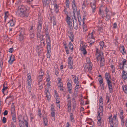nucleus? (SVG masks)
Returning a JSON list of instances; mask_svg holds the SVG:
<instances>
[{"instance_id": "20", "label": "nucleus", "mask_w": 127, "mask_h": 127, "mask_svg": "<svg viewBox=\"0 0 127 127\" xmlns=\"http://www.w3.org/2000/svg\"><path fill=\"white\" fill-rule=\"evenodd\" d=\"M15 21H13V19H11L10 20L8 23L10 24V26L12 27L15 25Z\"/></svg>"}, {"instance_id": "11", "label": "nucleus", "mask_w": 127, "mask_h": 127, "mask_svg": "<svg viewBox=\"0 0 127 127\" xmlns=\"http://www.w3.org/2000/svg\"><path fill=\"white\" fill-rule=\"evenodd\" d=\"M90 4L92 8V12H94L96 9L95 5L94 3H92V2L90 3Z\"/></svg>"}, {"instance_id": "1", "label": "nucleus", "mask_w": 127, "mask_h": 127, "mask_svg": "<svg viewBox=\"0 0 127 127\" xmlns=\"http://www.w3.org/2000/svg\"><path fill=\"white\" fill-rule=\"evenodd\" d=\"M20 12L19 13L20 16L22 17H27L29 15V8L27 6L21 5L19 6Z\"/></svg>"}, {"instance_id": "37", "label": "nucleus", "mask_w": 127, "mask_h": 127, "mask_svg": "<svg viewBox=\"0 0 127 127\" xmlns=\"http://www.w3.org/2000/svg\"><path fill=\"white\" fill-rule=\"evenodd\" d=\"M40 45L42 47L44 46H45V40H42L41 41H40Z\"/></svg>"}, {"instance_id": "21", "label": "nucleus", "mask_w": 127, "mask_h": 127, "mask_svg": "<svg viewBox=\"0 0 127 127\" xmlns=\"http://www.w3.org/2000/svg\"><path fill=\"white\" fill-rule=\"evenodd\" d=\"M43 120L44 124L45 126H47L48 123V120L46 117H43Z\"/></svg>"}, {"instance_id": "8", "label": "nucleus", "mask_w": 127, "mask_h": 127, "mask_svg": "<svg viewBox=\"0 0 127 127\" xmlns=\"http://www.w3.org/2000/svg\"><path fill=\"white\" fill-rule=\"evenodd\" d=\"M27 81L28 82V85H30L32 84V80L31 73H28L27 74Z\"/></svg>"}, {"instance_id": "18", "label": "nucleus", "mask_w": 127, "mask_h": 127, "mask_svg": "<svg viewBox=\"0 0 127 127\" xmlns=\"http://www.w3.org/2000/svg\"><path fill=\"white\" fill-rule=\"evenodd\" d=\"M98 120L97 124L99 126L101 125V124L103 123V120L102 119L100 118H99Z\"/></svg>"}, {"instance_id": "14", "label": "nucleus", "mask_w": 127, "mask_h": 127, "mask_svg": "<svg viewBox=\"0 0 127 127\" xmlns=\"http://www.w3.org/2000/svg\"><path fill=\"white\" fill-rule=\"evenodd\" d=\"M38 22H37L43 23V18L42 17V16H41L40 14H38Z\"/></svg>"}, {"instance_id": "60", "label": "nucleus", "mask_w": 127, "mask_h": 127, "mask_svg": "<svg viewBox=\"0 0 127 127\" xmlns=\"http://www.w3.org/2000/svg\"><path fill=\"white\" fill-rule=\"evenodd\" d=\"M55 9H58V8L59 6L57 5V4L54 3L53 4Z\"/></svg>"}, {"instance_id": "38", "label": "nucleus", "mask_w": 127, "mask_h": 127, "mask_svg": "<svg viewBox=\"0 0 127 127\" xmlns=\"http://www.w3.org/2000/svg\"><path fill=\"white\" fill-rule=\"evenodd\" d=\"M51 52V51H47V58L50 59V57L51 56V55L50 54Z\"/></svg>"}, {"instance_id": "52", "label": "nucleus", "mask_w": 127, "mask_h": 127, "mask_svg": "<svg viewBox=\"0 0 127 127\" xmlns=\"http://www.w3.org/2000/svg\"><path fill=\"white\" fill-rule=\"evenodd\" d=\"M103 107H100L99 108V110H98V112L101 113H102L103 112Z\"/></svg>"}, {"instance_id": "24", "label": "nucleus", "mask_w": 127, "mask_h": 127, "mask_svg": "<svg viewBox=\"0 0 127 127\" xmlns=\"http://www.w3.org/2000/svg\"><path fill=\"white\" fill-rule=\"evenodd\" d=\"M105 77L106 81L109 80V79H110V76L109 73H106L105 74Z\"/></svg>"}, {"instance_id": "17", "label": "nucleus", "mask_w": 127, "mask_h": 127, "mask_svg": "<svg viewBox=\"0 0 127 127\" xmlns=\"http://www.w3.org/2000/svg\"><path fill=\"white\" fill-rule=\"evenodd\" d=\"M48 25H45L44 27V28L45 31V34H49L48 30Z\"/></svg>"}, {"instance_id": "49", "label": "nucleus", "mask_w": 127, "mask_h": 127, "mask_svg": "<svg viewBox=\"0 0 127 127\" xmlns=\"http://www.w3.org/2000/svg\"><path fill=\"white\" fill-rule=\"evenodd\" d=\"M123 70V71H124L127 72V65L124 66Z\"/></svg>"}, {"instance_id": "22", "label": "nucleus", "mask_w": 127, "mask_h": 127, "mask_svg": "<svg viewBox=\"0 0 127 127\" xmlns=\"http://www.w3.org/2000/svg\"><path fill=\"white\" fill-rule=\"evenodd\" d=\"M41 75H40L38 76L37 77V79L38 81L40 82H41L42 80V76L44 74L43 72H41Z\"/></svg>"}, {"instance_id": "7", "label": "nucleus", "mask_w": 127, "mask_h": 127, "mask_svg": "<svg viewBox=\"0 0 127 127\" xmlns=\"http://www.w3.org/2000/svg\"><path fill=\"white\" fill-rule=\"evenodd\" d=\"M100 60V65L101 66H103L104 64V57L100 56L98 60Z\"/></svg>"}, {"instance_id": "26", "label": "nucleus", "mask_w": 127, "mask_h": 127, "mask_svg": "<svg viewBox=\"0 0 127 127\" xmlns=\"http://www.w3.org/2000/svg\"><path fill=\"white\" fill-rule=\"evenodd\" d=\"M77 15L78 16V20L79 22V24L80 25H81V17L80 15V13H79L78 12H77Z\"/></svg>"}, {"instance_id": "2", "label": "nucleus", "mask_w": 127, "mask_h": 127, "mask_svg": "<svg viewBox=\"0 0 127 127\" xmlns=\"http://www.w3.org/2000/svg\"><path fill=\"white\" fill-rule=\"evenodd\" d=\"M120 110H121V112L119 114V116L121 120L122 125V126H124L125 122L123 115L124 112L122 110V108H120Z\"/></svg>"}, {"instance_id": "46", "label": "nucleus", "mask_w": 127, "mask_h": 127, "mask_svg": "<svg viewBox=\"0 0 127 127\" xmlns=\"http://www.w3.org/2000/svg\"><path fill=\"white\" fill-rule=\"evenodd\" d=\"M124 66V65L121 63H119V67L120 69H123Z\"/></svg>"}, {"instance_id": "43", "label": "nucleus", "mask_w": 127, "mask_h": 127, "mask_svg": "<svg viewBox=\"0 0 127 127\" xmlns=\"http://www.w3.org/2000/svg\"><path fill=\"white\" fill-rule=\"evenodd\" d=\"M122 88L123 89V91L125 93L127 91V85L122 86Z\"/></svg>"}, {"instance_id": "4", "label": "nucleus", "mask_w": 127, "mask_h": 127, "mask_svg": "<svg viewBox=\"0 0 127 127\" xmlns=\"http://www.w3.org/2000/svg\"><path fill=\"white\" fill-rule=\"evenodd\" d=\"M108 87L109 89V92L112 93L113 92V89L112 86V84L110 80L107 81Z\"/></svg>"}, {"instance_id": "16", "label": "nucleus", "mask_w": 127, "mask_h": 127, "mask_svg": "<svg viewBox=\"0 0 127 127\" xmlns=\"http://www.w3.org/2000/svg\"><path fill=\"white\" fill-rule=\"evenodd\" d=\"M73 26L74 29L76 30H77L78 29L77 22V20L75 19V20H73Z\"/></svg>"}, {"instance_id": "35", "label": "nucleus", "mask_w": 127, "mask_h": 127, "mask_svg": "<svg viewBox=\"0 0 127 127\" xmlns=\"http://www.w3.org/2000/svg\"><path fill=\"white\" fill-rule=\"evenodd\" d=\"M94 33L93 32H92L91 33H90L88 34L87 37V38L88 39H90L91 38H94L93 37V33Z\"/></svg>"}, {"instance_id": "9", "label": "nucleus", "mask_w": 127, "mask_h": 127, "mask_svg": "<svg viewBox=\"0 0 127 127\" xmlns=\"http://www.w3.org/2000/svg\"><path fill=\"white\" fill-rule=\"evenodd\" d=\"M15 60V59L14 56L13 55H12L10 56L9 60L8 61V62L9 64H12Z\"/></svg>"}, {"instance_id": "32", "label": "nucleus", "mask_w": 127, "mask_h": 127, "mask_svg": "<svg viewBox=\"0 0 127 127\" xmlns=\"http://www.w3.org/2000/svg\"><path fill=\"white\" fill-rule=\"evenodd\" d=\"M120 48L122 49V50L121 51V52L124 55V54L126 53V50L125 47L124 46H122L120 47Z\"/></svg>"}, {"instance_id": "44", "label": "nucleus", "mask_w": 127, "mask_h": 127, "mask_svg": "<svg viewBox=\"0 0 127 127\" xmlns=\"http://www.w3.org/2000/svg\"><path fill=\"white\" fill-rule=\"evenodd\" d=\"M106 14V20L108 21L111 18V16H110V14H108V13H107V14Z\"/></svg>"}, {"instance_id": "34", "label": "nucleus", "mask_w": 127, "mask_h": 127, "mask_svg": "<svg viewBox=\"0 0 127 127\" xmlns=\"http://www.w3.org/2000/svg\"><path fill=\"white\" fill-rule=\"evenodd\" d=\"M68 102L67 104L68 106V108L70 109V110H71V100H68L67 101Z\"/></svg>"}, {"instance_id": "3", "label": "nucleus", "mask_w": 127, "mask_h": 127, "mask_svg": "<svg viewBox=\"0 0 127 127\" xmlns=\"http://www.w3.org/2000/svg\"><path fill=\"white\" fill-rule=\"evenodd\" d=\"M49 91V88L46 87L44 91L45 94L46 95V97L47 98V99L48 100L50 99L51 97Z\"/></svg>"}, {"instance_id": "61", "label": "nucleus", "mask_w": 127, "mask_h": 127, "mask_svg": "<svg viewBox=\"0 0 127 127\" xmlns=\"http://www.w3.org/2000/svg\"><path fill=\"white\" fill-rule=\"evenodd\" d=\"M117 114H115L114 116H113V119L114 120H116V118L117 117Z\"/></svg>"}, {"instance_id": "63", "label": "nucleus", "mask_w": 127, "mask_h": 127, "mask_svg": "<svg viewBox=\"0 0 127 127\" xmlns=\"http://www.w3.org/2000/svg\"><path fill=\"white\" fill-rule=\"evenodd\" d=\"M106 99L107 100V103H108L109 102V100L110 99V97L109 96H108L107 95L106 96Z\"/></svg>"}, {"instance_id": "54", "label": "nucleus", "mask_w": 127, "mask_h": 127, "mask_svg": "<svg viewBox=\"0 0 127 127\" xmlns=\"http://www.w3.org/2000/svg\"><path fill=\"white\" fill-rule=\"evenodd\" d=\"M11 113L12 117H16V114L14 111H12Z\"/></svg>"}, {"instance_id": "40", "label": "nucleus", "mask_w": 127, "mask_h": 127, "mask_svg": "<svg viewBox=\"0 0 127 127\" xmlns=\"http://www.w3.org/2000/svg\"><path fill=\"white\" fill-rule=\"evenodd\" d=\"M77 79H76V78H75L74 79L75 83L76 85H80V83H79V82L78 81V77H77Z\"/></svg>"}, {"instance_id": "30", "label": "nucleus", "mask_w": 127, "mask_h": 127, "mask_svg": "<svg viewBox=\"0 0 127 127\" xmlns=\"http://www.w3.org/2000/svg\"><path fill=\"white\" fill-rule=\"evenodd\" d=\"M13 97L11 96H10L9 97H7L5 99V102H6L7 101L8 102H9L11 101L13 99L12 98Z\"/></svg>"}, {"instance_id": "45", "label": "nucleus", "mask_w": 127, "mask_h": 127, "mask_svg": "<svg viewBox=\"0 0 127 127\" xmlns=\"http://www.w3.org/2000/svg\"><path fill=\"white\" fill-rule=\"evenodd\" d=\"M19 36V40L20 41L22 40L23 39L24 37L23 35L21 33L20 34Z\"/></svg>"}, {"instance_id": "31", "label": "nucleus", "mask_w": 127, "mask_h": 127, "mask_svg": "<svg viewBox=\"0 0 127 127\" xmlns=\"http://www.w3.org/2000/svg\"><path fill=\"white\" fill-rule=\"evenodd\" d=\"M70 121L72 122H73L74 121V119L73 115L72 113H71L70 115Z\"/></svg>"}, {"instance_id": "53", "label": "nucleus", "mask_w": 127, "mask_h": 127, "mask_svg": "<svg viewBox=\"0 0 127 127\" xmlns=\"http://www.w3.org/2000/svg\"><path fill=\"white\" fill-rule=\"evenodd\" d=\"M29 32L30 33V35L32 36L34 33V30H29Z\"/></svg>"}, {"instance_id": "25", "label": "nucleus", "mask_w": 127, "mask_h": 127, "mask_svg": "<svg viewBox=\"0 0 127 127\" xmlns=\"http://www.w3.org/2000/svg\"><path fill=\"white\" fill-rule=\"evenodd\" d=\"M46 41L47 43L48 42H50V37L49 35V34H46Z\"/></svg>"}, {"instance_id": "59", "label": "nucleus", "mask_w": 127, "mask_h": 127, "mask_svg": "<svg viewBox=\"0 0 127 127\" xmlns=\"http://www.w3.org/2000/svg\"><path fill=\"white\" fill-rule=\"evenodd\" d=\"M73 65L71 64H68V67L70 69H72L73 68V66L72 65Z\"/></svg>"}, {"instance_id": "62", "label": "nucleus", "mask_w": 127, "mask_h": 127, "mask_svg": "<svg viewBox=\"0 0 127 127\" xmlns=\"http://www.w3.org/2000/svg\"><path fill=\"white\" fill-rule=\"evenodd\" d=\"M2 121L3 123H6V119L5 117H4L3 118Z\"/></svg>"}, {"instance_id": "10", "label": "nucleus", "mask_w": 127, "mask_h": 127, "mask_svg": "<svg viewBox=\"0 0 127 127\" xmlns=\"http://www.w3.org/2000/svg\"><path fill=\"white\" fill-rule=\"evenodd\" d=\"M43 23L37 22L36 24L37 30H41L42 29V25Z\"/></svg>"}, {"instance_id": "23", "label": "nucleus", "mask_w": 127, "mask_h": 127, "mask_svg": "<svg viewBox=\"0 0 127 127\" xmlns=\"http://www.w3.org/2000/svg\"><path fill=\"white\" fill-rule=\"evenodd\" d=\"M99 51L98 50L97 48H96V55L97 56V57H96V59L97 60H98L99 57L100 56H102L101 55L100 53H99Z\"/></svg>"}, {"instance_id": "27", "label": "nucleus", "mask_w": 127, "mask_h": 127, "mask_svg": "<svg viewBox=\"0 0 127 127\" xmlns=\"http://www.w3.org/2000/svg\"><path fill=\"white\" fill-rule=\"evenodd\" d=\"M73 62L72 60V57L71 56L69 57L68 59V64H73Z\"/></svg>"}, {"instance_id": "57", "label": "nucleus", "mask_w": 127, "mask_h": 127, "mask_svg": "<svg viewBox=\"0 0 127 127\" xmlns=\"http://www.w3.org/2000/svg\"><path fill=\"white\" fill-rule=\"evenodd\" d=\"M55 95L54 96L55 97V98H56L59 97V96L58 94L56 91H55Z\"/></svg>"}, {"instance_id": "58", "label": "nucleus", "mask_w": 127, "mask_h": 127, "mask_svg": "<svg viewBox=\"0 0 127 127\" xmlns=\"http://www.w3.org/2000/svg\"><path fill=\"white\" fill-rule=\"evenodd\" d=\"M126 60L125 59H124L122 61V62L121 63L122 64H123V65H124L125 66L126 65Z\"/></svg>"}, {"instance_id": "56", "label": "nucleus", "mask_w": 127, "mask_h": 127, "mask_svg": "<svg viewBox=\"0 0 127 127\" xmlns=\"http://www.w3.org/2000/svg\"><path fill=\"white\" fill-rule=\"evenodd\" d=\"M51 112H54L55 111V109L54 106H53V105H51Z\"/></svg>"}, {"instance_id": "5", "label": "nucleus", "mask_w": 127, "mask_h": 127, "mask_svg": "<svg viewBox=\"0 0 127 127\" xmlns=\"http://www.w3.org/2000/svg\"><path fill=\"white\" fill-rule=\"evenodd\" d=\"M81 47L80 49L81 51L83 53L84 55L87 53V52L86 50V46L85 44H82V45H80Z\"/></svg>"}, {"instance_id": "42", "label": "nucleus", "mask_w": 127, "mask_h": 127, "mask_svg": "<svg viewBox=\"0 0 127 127\" xmlns=\"http://www.w3.org/2000/svg\"><path fill=\"white\" fill-rule=\"evenodd\" d=\"M8 87H5V83L3 85V88L2 90V92L3 94H4V91Z\"/></svg>"}, {"instance_id": "51", "label": "nucleus", "mask_w": 127, "mask_h": 127, "mask_svg": "<svg viewBox=\"0 0 127 127\" xmlns=\"http://www.w3.org/2000/svg\"><path fill=\"white\" fill-rule=\"evenodd\" d=\"M56 98V103H58V104L60 102V99L59 97H58Z\"/></svg>"}, {"instance_id": "19", "label": "nucleus", "mask_w": 127, "mask_h": 127, "mask_svg": "<svg viewBox=\"0 0 127 127\" xmlns=\"http://www.w3.org/2000/svg\"><path fill=\"white\" fill-rule=\"evenodd\" d=\"M42 1L44 6L48 5L49 3V1L48 0H42Z\"/></svg>"}, {"instance_id": "47", "label": "nucleus", "mask_w": 127, "mask_h": 127, "mask_svg": "<svg viewBox=\"0 0 127 127\" xmlns=\"http://www.w3.org/2000/svg\"><path fill=\"white\" fill-rule=\"evenodd\" d=\"M31 84L30 85H28V90L29 92H31L32 90V88L31 86Z\"/></svg>"}, {"instance_id": "55", "label": "nucleus", "mask_w": 127, "mask_h": 127, "mask_svg": "<svg viewBox=\"0 0 127 127\" xmlns=\"http://www.w3.org/2000/svg\"><path fill=\"white\" fill-rule=\"evenodd\" d=\"M67 23L69 27L70 28H71V27H72V23L71 22L69 21V22H67Z\"/></svg>"}, {"instance_id": "28", "label": "nucleus", "mask_w": 127, "mask_h": 127, "mask_svg": "<svg viewBox=\"0 0 127 127\" xmlns=\"http://www.w3.org/2000/svg\"><path fill=\"white\" fill-rule=\"evenodd\" d=\"M47 44V51H51V44L50 42H48Z\"/></svg>"}, {"instance_id": "15", "label": "nucleus", "mask_w": 127, "mask_h": 127, "mask_svg": "<svg viewBox=\"0 0 127 127\" xmlns=\"http://www.w3.org/2000/svg\"><path fill=\"white\" fill-rule=\"evenodd\" d=\"M89 4L88 2L87 1L84 0V1L82 5V8L83 9H84L86 6H87Z\"/></svg>"}, {"instance_id": "13", "label": "nucleus", "mask_w": 127, "mask_h": 127, "mask_svg": "<svg viewBox=\"0 0 127 127\" xmlns=\"http://www.w3.org/2000/svg\"><path fill=\"white\" fill-rule=\"evenodd\" d=\"M41 30H37L36 34L37 39L40 38V37L43 36L41 34Z\"/></svg>"}, {"instance_id": "48", "label": "nucleus", "mask_w": 127, "mask_h": 127, "mask_svg": "<svg viewBox=\"0 0 127 127\" xmlns=\"http://www.w3.org/2000/svg\"><path fill=\"white\" fill-rule=\"evenodd\" d=\"M80 88V85H76L75 89V92H78V89Z\"/></svg>"}, {"instance_id": "64", "label": "nucleus", "mask_w": 127, "mask_h": 127, "mask_svg": "<svg viewBox=\"0 0 127 127\" xmlns=\"http://www.w3.org/2000/svg\"><path fill=\"white\" fill-rule=\"evenodd\" d=\"M100 45L101 46H104V42L103 41H100Z\"/></svg>"}, {"instance_id": "29", "label": "nucleus", "mask_w": 127, "mask_h": 127, "mask_svg": "<svg viewBox=\"0 0 127 127\" xmlns=\"http://www.w3.org/2000/svg\"><path fill=\"white\" fill-rule=\"evenodd\" d=\"M72 7L73 9V13H75L77 11V7L76 4H72Z\"/></svg>"}, {"instance_id": "41", "label": "nucleus", "mask_w": 127, "mask_h": 127, "mask_svg": "<svg viewBox=\"0 0 127 127\" xmlns=\"http://www.w3.org/2000/svg\"><path fill=\"white\" fill-rule=\"evenodd\" d=\"M19 125L20 127H25L24 122L23 121H21V122H20Z\"/></svg>"}, {"instance_id": "6", "label": "nucleus", "mask_w": 127, "mask_h": 127, "mask_svg": "<svg viewBox=\"0 0 127 127\" xmlns=\"http://www.w3.org/2000/svg\"><path fill=\"white\" fill-rule=\"evenodd\" d=\"M67 34L68 36L69 37L70 39L72 42H73L74 39V35L73 33L71 31H68L67 32Z\"/></svg>"}, {"instance_id": "36", "label": "nucleus", "mask_w": 127, "mask_h": 127, "mask_svg": "<svg viewBox=\"0 0 127 127\" xmlns=\"http://www.w3.org/2000/svg\"><path fill=\"white\" fill-rule=\"evenodd\" d=\"M68 47L71 50H73V46L72 44L70 42L68 44Z\"/></svg>"}, {"instance_id": "50", "label": "nucleus", "mask_w": 127, "mask_h": 127, "mask_svg": "<svg viewBox=\"0 0 127 127\" xmlns=\"http://www.w3.org/2000/svg\"><path fill=\"white\" fill-rule=\"evenodd\" d=\"M67 88H71L72 85L71 83H70L69 82H68L67 84Z\"/></svg>"}, {"instance_id": "39", "label": "nucleus", "mask_w": 127, "mask_h": 127, "mask_svg": "<svg viewBox=\"0 0 127 127\" xmlns=\"http://www.w3.org/2000/svg\"><path fill=\"white\" fill-rule=\"evenodd\" d=\"M88 42H93L94 43L95 42V40L94 38H91L87 39Z\"/></svg>"}, {"instance_id": "33", "label": "nucleus", "mask_w": 127, "mask_h": 127, "mask_svg": "<svg viewBox=\"0 0 127 127\" xmlns=\"http://www.w3.org/2000/svg\"><path fill=\"white\" fill-rule=\"evenodd\" d=\"M52 22H53V26H54L56 25V19L54 17H52L51 18Z\"/></svg>"}, {"instance_id": "12", "label": "nucleus", "mask_w": 127, "mask_h": 127, "mask_svg": "<svg viewBox=\"0 0 127 127\" xmlns=\"http://www.w3.org/2000/svg\"><path fill=\"white\" fill-rule=\"evenodd\" d=\"M55 74L57 76H58L59 75V73L58 72L59 68L57 65L55 66Z\"/></svg>"}]
</instances>
